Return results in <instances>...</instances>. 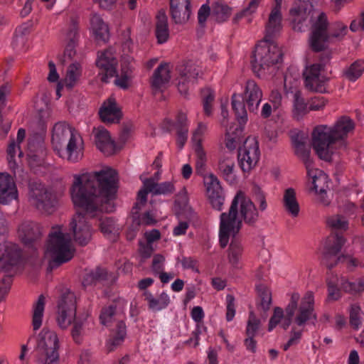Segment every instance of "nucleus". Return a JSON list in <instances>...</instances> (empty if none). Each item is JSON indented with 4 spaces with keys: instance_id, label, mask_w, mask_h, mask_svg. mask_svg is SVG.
Here are the masks:
<instances>
[{
    "instance_id": "obj_18",
    "label": "nucleus",
    "mask_w": 364,
    "mask_h": 364,
    "mask_svg": "<svg viewBox=\"0 0 364 364\" xmlns=\"http://www.w3.org/2000/svg\"><path fill=\"white\" fill-rule=\"evenodd\" d=\"M20 256V251L16 245L10 242L1 244L0 268L9 272L18 263Z\"/></svg>"
},
{
    "instance_id": "obj_34",
    "label": "nucleus",
    "mask_w": 364,
    "mask_h": 364,
    "mask_svg": "<svg viewBox=\"0 0 364 364\" xmlns=\"http://www.w3.org/2000/svg\"><path fill=\"white\" fill-rule=\"evenodd\" d=\"M82 75V68L78 63H71L66 70L65 76L63 80L65 86L68 88H73L80 81Z\"/></svg>"
},
{
    "instance_id": "obj_24",
    "label": "nucleus",
    "mask_w": 364,
    "mask_h": 364,
    "mask_svg": "<svg viewBox=\"0 0 364 364\" xmlns=\"http://www.w3.org/2000/svg\"><path fill=\"white\" fill-rule=\"evenodd\" d=\"M171 14L176 23H186L191 15L190 0H170Z\"/></svg>"
},
{
    "instance_id": "obj_33",
    "label": "nucleus",
    "mask_w": 364,
    "mask_h": 364,
    "mask_svg": "<svg viewBox=\"0 0 364 364\" xmlns=\"http://www.w3.org/2000/svg\"><path fill=\"white\" fill-rule=\"evenodd\" d=\"M46 298L43 295H40L33 304L31 325L34 331L39 330L42 326Z\"/></svg>"
},
{
    "instance_id": "obj_57",
    "label": "nucleus",
    "mask_w": 364,
    "mask_h": 364,
    "mask_svg": "<svg viewBox=\"0 0 364 364\" xmlns=\"http://www.w3.org/2000/svg\"><path fill=\"white\" fill-rule=\"evenodd\" d=\"M106 272L102 269H97L86 275L82 282L84 286L92 284V283L103 279L106 277Z\"/></svg>"
},
{
    "instance_id": "obj_38",
    "label": "nucleus",
    "mask_w": 364,
    "mask_h": 364,
    "mask_svg": "<svg viewBox=\"0 0 364 364\" xmlns=\"http://www.w3.org/2000/svg\"><path fill=\"white\" fill-rule=\"evenodd\" d=\"M156 36L159 43H164L169 37L168 20L164 12L160 11L157 15L156 24Z\"/></svg>"
},
{
    "instance_id": "obj_5",
    "label": "nucleus",
    "mask_w": 364,
    "mask_h": 364,
    "mask_svg": "<svg viewBox=\"0 0 364 364\" xmlns=\"http://www.w3.org/2000/svg\"><path fill=\"white\" fill-rule=\"evenodd\" d=\"M355 129L354 122L348 116L340 117L333 127L320 125L312 132V145L321 159L329 161L335 153V145L353 133Z\"/></svg>"
},
{
    "instance_id": "obj_48",
    "label": "nucleus",
    "mask_w": 364,
    "mask_h": 364,
    "mask_svg": "<svg viewBox=\"0 0 364 364\" xmlns=\"http://www.w3.org/2000/svg\"><path fill=\"white\" fill-rule=\"evenodd\" d=\"M364 72V63L362 61H355L345 71L346 77L350 81H355L360 77Z\"/></svg>"
},
{
    "instance_id": "obj_29",
    "label": "nucleus",
    "mask_w": 364,
    "mask_h": 364,
    "mask_svg": "<svg viewBox=\"0 0 364 364\" xmlns=\"http://www.w3.org/2000/svg\"><path fill=\"white\" fill-rule=\"evenodd\" d=\"M126 305L127 302L124 299H119L114 305L103 309L100 317L102 323L109 325L114 316L120 318Z\"/></svg>"
},
{
    "instance_id": "obj_22",
    "label": "nucleus",
    "mask_w": 364,
    "mask_h": 364,
    "mask_svg": "<svg viewBox=\"0 0 364 364\" xmlns=\"http://www.w3.org/2000/svg\"><path fill=\"white\" fill-rule=\"evenodd\" d=\"M18 234L21 241L29 245L41 237L42 230L38 224L32 221H25L18 227Z\"/></svg>"
},
{
    "instance_id": "obj_47",
    "label": "nucleus",
    "mask_w": 364,
    "mask_h": 364,
    "mask_svg": "<svg viewBox=\"0 0 364 364\" xmlns=\"http://www.w3.org/2000/svg\"><path fill=\"white\" fill-rule=\"evenodd\" d=\"M341 288L346 292L354 294L364 291V281L349 282L339 278Z\"/></svg>"
},
{
    "instance_id": "obj_64",
    "label": "nucleus",
    "mask_w": 364,
    "mask_h": 364,
    "mask_svg": "<svg viewBox=\"0 0 364 364\" xmlns=\"http://www.w3.org/2000/svg\"><path fill=\"white\" fill-rule=\"evenodd\" d=\"M327 104L323 97H315L309 101V111H318L323 109Z\"/></svg>"
},
{
    "instance_id": "obj_45",
    "label": "nucleus",
    "mask_w": 364,
    "mask_h": 364,
    "mask_svg": "<svg viewBox=\"0 0 364 364\" xmlns=\"http://www.w3.org/2000/svg\"><path fill=\"white\" fill-rule=\"evenodd\" d=\"M204 183L207 196L223 192L218 178L212 173L204 176Z\"/></svg>"
},
{
    "instance_id": "obj_36",
    "label": "nucleus",
    "mask_w": 364,
    "mask_h": 364,
    "mask_svg": "<svg viewBox=\"0 0 364 364\" xmlns=\"http://www.w3.org/2000/svg\"><path fill=\"white\" fill-rule=\"evenodd\" d=\"M309 112L308 104L305 102L300 91H296L293 95L292 116L296 120L302 119Z\"/></svg>"
},
{
    "instance_id": "obj_23",
    "label": "nucleus",
    "mask_w": 364,
    "mask_h": 364,
    "mask_svg": "<svg viewBox=\"0 0 364 364\" xmlns=\"http://www.w3.org/2000/svg\"><path fill=\"white\" fill-rule=\"evenodd\" d=\"M218 171L222 177L232 183L236 180L235 158L231 153H224L218 161Z\"/></svg>"
},
{
    "instance_id": "obj_37",
    "label": "nucleus",
    "mask_w": 364,
    "mask_h": 364,
    "mask_svg": "<svg viewBox=\"0 0 364 364\" xmlns=\"http://www.w3.org/2000/svg\"><path fill=\"white\" fill-rule=\"evenodd\" d=\"M99 226L104 235L110 240H115L119 233V226L111 218H100Z\"/></svg>"
},
{
    "instance_id": "obj_49",
    "label": "nucleus",
    "mask_w": 364,
    "mask_h": 364,
    "mask_svg": "<svg viewBox=\"0 0 364 364\" xmlns=\"http://www.w3.org/2000/svg\"><path fill=\"white\" fill-rule=\"evenodd\" d=\"M294 149L296 155L302 160L306 168H309L313 165V161L310 156V149L306 146L305 142L296 144V146Z\"/></svg>"
},
{
    "instance_id": "obj_4",
    "label": "nucleus",
    "mask_w": 364,
    "mask_h": 364,
    "mask_svg": "<svg viewBox=\"0 0 364 364\" xmlns=\"http://www.w3.org/2000/svg\"><path fill=\"white\" fill-rule=\"evenodd\" d=\"M284 310L280 307L274 309L273 315L269 322L268 330L272 331L277 325L284 330L287 329L291 323L292 318L299 326H304L309 321H316L317 316L314 312V296L311 291H307L301 299L297 292L291 295L290 301Z\"/></svg>"
},
{
    "instance_id": "obj_25",
    "label": "nucleus",
    "mask_w": 364,
    "mask_h": 364,
    "mask_svg": "<svg viewBox=\"0 0 364 364\" xmlns=\"http://www.w3.org/2000/svg\"><path fill=\"white\" fill-rule=\"evenodd\" d=\"M307 174L313 185L311 191L318 193V191H326L328 188V177L321 170L314 168L313 165L306 168Z\"/></svg>"
},
{
    "instance_id": "obj_35",
    "label": "nucleus",
    "mask_w": 364,
    "mask_h": 364,
    "mask_svg": "<svg viewBox=\"0 0 364 364\" xmlns=\"http://www.w3.org/2000/svg\"><path fill=\"white\" fill-rule=\"evenodd\" d=\"M73 326L71 330V335L74 341L80 343L82 338L86 335L87 331L90 329L92 323L87 318H77L73 321Z\"/></svg>"
},
{
    "instance_id": "obj_44",
    "label": "nucleus",
    "mask_w": 364,
    "mask_h": 364,
    "mask_svg": "<svg viewBox=\"0 0 364 364\" xmlns=\"http://www.w3.org/2000/svg\"><path fill=\"white\" fill-rule=\"evenodd\" d=\"M76 311H67L63 308L57 311L56 321L58 326L62 329L68 328L76 319Z\"/></svg>"
},
{
    "instance_id": "obj_53",
    "label": "nucleus",
    "mask_w": 364,
    "mask_h": 364,
    "mask_svg": "<svg viewBox=\"0 0 364 364\" xmlns=\"http://www.w3.org/2000/svg\"><path fill=\"white\" fill-rule=\"evenodd\" d=\"M364 318L363 313L357 305H352L350 310V323L355 328L358 329L362 324Z\"/></svg>"
},
{
    "instance_id": "obj_26",
    "label": "nucleus",
    "mask_w": 364,
    "mask_h": 364,
    "mask_svg": "<svg viewBox=\"0 0 364 364\" xmlns=\"http://www.w3.org/2000/svg\"><path fill=\"white\" fill-rule=\"evenodd\" d=\"M282 205L285 211L292 218L299 216L300 206L294 188H289L284 191L282 197Z\"/></svg>"
},
{
    "instance_id": "obj_8",
    "label": "nucleus",
    "mask_w": 364,
    "mask_h": 364,
    "mask_svg": "<svg viewBox=\"0 0 364 364\" xmlns=\"http://www.w3.org/2000/svg\"><path fill=\"white\" fill-rule=\"evenodd\" d=\"M35 352L37 364H54L59 360V338L53 331L43 328L36 338Z\"/></svg>"
},
{
    "instance_id": "obj_42",
    "label": "nucleus",
    "mask_w": 364,
    "mask_h": 364,
    "mask_svg": "<svg viewBox=\"0 0 364 364\" xmlns=\"http://www.w3.org/2000/svg\"><path fill=\"white\" fill-rule=\"evenodd\" d=\"M62 308L67 311H77V298L74 292L66 291L61 296L58 301V309L60 310Z\"/></svg>"
},
{
    "instance_id": "obj_21",
    "label": "nucleus",
    "mask_w": 364,
    "mask_h": 364,
    "mask_svg": "<svg viewBox=\"0 0 364 364\" xmlns=\"http://www.w3.org/2000/svg\"><path fill=\"white\" fill-rule=\"evenodd\" d=\"M18 197V191L13 178L6 173H0V203L7 204Z\"/></svg>"
},
{
    "instance_id": "obj_1",
    "label": "nucleus",
    "mask_w": 364,
    "mask_h": 364,
    "mask_svg": "<svg viewBox=\"0 0 364 364\" xmlns=\"http://www.w3.org/2000/svg\"><path fill=\"white\" fill-rule=\"evenodd\" d=\"M117 188V173L111 168L74 175L70 191L73 203L79 210L73 217L70 226L79 245H85L92 238V229L87 218L97 217L102 211L113 210L112 201Z\"/></svg>"
},
{
    "instance_id": "obj_12",
    "label": "nucleus",
    "mask_w": 364,
    "mask_h": 364,
    "mask_svg": "<svg viewBox=\"0 0 364 364\" xmlns=\"http://www.w3.org/2000/svg\"><path fill=\"white\" fill-rule=\"evenodd\" d=\"M143 186L139 191L137 195V201L133 208V213L136 214L138 210L144 206L147 200V195L149 193L153 195H168L175 191L174 184L172 181H166L160 183H155L152 178H146L142 181Z\"/></svg>"
},
{
    "instance_id": "obj_27",
    "label": "nucleus",
    "mask_w": 364,
    "mask_h": 364,
    "mask_svg": "<svg viewBox=\"0 0 364 364\" xmlns=\"http://www.w3.org/2000/svg\"><path fill=\"white\" fill-rule=\"evenodd\" d=\"M90 29L96 41L105 42L108 40L109 36L108 26L100 15L95 14L92 16Z\"/></svg>"
},
{
    "instance_id": "obj_54",
    "label": "nucleus",
    "mask_w": 364,
    "mask_h": 364,
    "mask_svg": "<svg viewBox=\"0 0 364 364\" xmlns=\"http://www.w3.org/2000/svg\"><path fill=\"white\" fill-rule=\"evenodd\" d=\"M261 322L255 314L251 311L247 323L246 333L247 336H255L260 328Z\"/></svg>"
},
{
    "instance_id": "obj_9",
    "label": "nucleus",
    "mask_w": 364,
    "mask_h": 364,
    "mask_svg": "<svg viewBox=\"0 0 364 364\" xmlns=\"http://www.w3.org/2000/svg\"><path fill=\"white\" fill-rule=\"evenodd\" d=\"M282 53L279 46L272 40L264 37L255 48L252 67L256 73L265 71L282 61Z\"/></svg>"
},
{
    "instance_id": "obj_7",
    "label": "nucleus",
    "mask_w": 364,
    "mask_h": 364,
    "mask_svg": "<svg viewBox=\"0 0 364 364\" xmlns=\"http://www.w3.org/2000/svg\"><path fill=\"white\" fill-rule=\"evenodd\" d=\"M75 252L69 234L63 232L61 227L53 228L45 251L49 268L52 269L70 261Z\"/></svg>"
},
{
    "instance_id": "obj_40",
    "label": "nucleus",
    "mask_w": 364,
    "mask_h": 364,
    "mask_svg": "<svg viewBox=\"0 0 364 364\" xmlns=\"http://www.w3.org/2000/svg\"><path fill=\"white\" fill-rule=\"evenodd\" d=\"M242 129L237 124L231 125L226 128L225 146L230 150L233 151L236 149L240 141Z\"/></svg>"
},
{
    "instance_id": "obj_10",
    "label": "nucleus",
    "mask_w": 364,
    "mask_h": 364,
    "mask_svg": "<svg viewBox=\"0 0 364 364\" xmlns=\"http://www.w3.org/2000/svg\"><path fill=\"white\" fill-rule=\"evenodd\" d=\"M28 201L40 212L46 214L53 213L58 204L55 196L44 184L36 181L29 183Z\"/></svg>"
},
{
    "instance_id": "obj_19",
    "label": "nucleus",
    "mask_w": 364,
    "mask_h": 364,
    "mask_svg": "<svg viewBox=\"0 0 364 364\" xmlns=\"http://www.w3.org/2000/svg\"><path fill=\"white\" fill-rule=\"evenodd\" d=\"M244 102L250 112H256L262 99V91L252 80H247L244 91Z\"/></svg>"
},
{
    "instance_id": "obj_20",
    "label": "nucleus",
    "mask_w": 364,
    "mask_h": 364,
    "mask_svg": "<svg viewBox=\"0 0 364 364\" xmlns=\"http://www.w3.org/2000/svg\"><path fill=\"white\" fill-rule=\"evenodd\" d=\"M101 120L107 124L118 123L122 114L116 100L113 97H109L101 105L99 110Z\"/></svg>"
},
{
    "instance_id": "obj_60",
    "label": "nucleus",
    "mask_w": 364,
    "mask_h": 364,
    "mask_svg": "<svg viewBox=\"0 0 364 364\" xmlns=\"http://www.w3.org/2000/svg\"><path fill=\"white\" fill-rule=\"evenodd\" d=\"M78 22L76 19H72L69 28L66 33L65 41L67 43H75L78 37Z\"/></svg>"
},
{
    "instance_id": "obj_28",
    "label": "nucleus",
    "mask_w": 364,
    "mask_h": 364,
    "mask_svg": "<svg viewBox=\"0 0 364 364\" xmlns=\"http://www.w3.org/2000/svg\"><path fill=\"white\" fill-rule=\"evenodd\" d=\"M282 15L281 9L273 7L269 15L268 21L266 24L264 37L272 39L282 29Z\"/></svg>"
},
{
    "instance_id": "obj_39",
    "label": "nucleus",
    "mask_w": 364,
    "mask_h": 364,
    "mask_svg": "<svg viewBox=\"0 0 364 364\" xmlns=\"http://www.w3.org/2000/svg\"><path fill=\"white\" fill-rule=\"evenodd\" d=\"M117 331L110 336L106 343L107 349L109 352L120 346L126 336V326L122 321L117 323Z\"/></svg>"
},
{
    "instance_id": "obj_62",
    "label": "nucleus",
    "mask_w": 364,
    "mask_h": 364,
    "mask_svg": "<svg viewBox=\"0 0 364 364\" xmlns=\"http://www.w3.org/2000/svg\"><path fill=\"white\" fill-rule=\"evenodd\" d=\"M207 197L210 205L214 209L217 210H222L225 202V196L223 192L208 195Z\"/></svg>"
},
{
    "instance_id": "obj_63",
    "label": "nucleus",
    "mask_w": 364,
    "mask_h": 364,
    "mask_svg": "<svg viewBox=\"0 0 364 364\" xmlns=\"http://www.w3.org/2000/svg\"><path fill=\"white\" fill-rule=\"evenodd\" d=\"M263 1L264 0H250L247 7H245L242 12L240 11V13L236 14L235 18L240 19L242 18V16L245 15L254 14L255 12H256L259 4Z\"/></svg>"
},
{
    "instance_id": "obj_43",
    "label": "nucleus",
    "mask_w": 364,
    "mask_h": 364,
    "mask_svg": "<svg viewBox=\"0 0 364 364\" xmlns=\"http://www.w3.org/2000/svg\"><path fill=\"white\" fill-rule=\"evenodd\" d=\"M243 248L240 242L232 241L229 247L228 259L230 263L236 268L240 267L242 261Z\"/></svg>"
},
{
    "instance_id": "obj_41",
    "label": "nucleus",
    "mask_w": 364,
    "mask_h": 364,
    "mask_svg": "<svg viewBox=\"0 0 364 364\" xmlns=\"http://www.w3.org/2000/svg\"><path fill=\"white\" fill-rule=\"evenodd\" d=\"M231 14V8L222 2H215L212 5L211 18L218 23L227 21Z\"/></svg>"
},
{
    "instance_id": "obj_6",
    "label": "nucleus",
    "mask_w": 364,
    "mask_h": 364,
    "mask_svg": "<svg viewBox=\"0 0 364 364\" xmlns=\"http://www.w3.org/2000/svg\"><path fill=\"white\" fill-rule=\"evenodd\" d=\"M51 143L59 156L70 162H77L83 156L84 142L81 135L64 122L53 126Z\"/></svg>"
},
{
    "instance_id": "obj_11",
    "label": "nucleus",
    "mask_w": 364,
    "mask_h": 364,
    "mask_svg": "<svg viewBox=\"0 0 364 364\" xmlns=\"http://www.w3.org/2000/svg\"><path fill=\"white\" fill-rule=\"evenodd\" d=\"M303 76L304 86L308 90L320 93L326 92L328 78L325 74L323 64L316 63L306 66Z\"/></svg>"
},
{
    "instance_id": "obj_56",
    "label": "nucleus",
    "mask_w": 364,
    "mask_h": 364,
    "mask_svg": "<svg viewBox=\"0 0 364 364\" xmlns=\"http://www.w3.org/2000/svg\"><path fill=\"white\" fill-rule=\"evenodd\" d=\"M7 153L9 166L11 168H14L16 166V154H18V157H21L23 156V152L20 150L19 144L16 141H11L9 145Z\"/></svg>"
},
{
    "instance_id": "obj_61",
    "label": "nucleus",
    "mask_w": 364,
    "mask_h": 364,
    "mask_svg": "<svg viewBox=\"0 0 364 364\" xmlns=\"http://www.w3.org/2000/svg\"><path fill=\"white\" fill-rule=\"evenodd\" d=\"M302 332V330L296 329V328L293 327L290 332L289 340L283 346V349L284 350H287L291 346L298 344L301 340Z\"/></svg>"
},
{
    "instance_id": "obj_30",
    "label": "nucleus",
    "mask_w": 364,
    "mask_h": 364,
    "mask_svg": "<svg viewBox=\"0 0 364 364\" xmlns=\"http://www.w3.org/2000/svg\"><path fill=\"white\" fill-rule=\"evenodd\" d=\"M348 33V28L342 23H333L328 29L324 38V50L329 43L341 41Z\"/></svg>"
},
{
    "instance_id": "obj_59",
    "label": "nucleus",
    "mask_w": 364,
    "mask_h": 364,
    "mask_svg": "<svg viewBox=\"0 0 364 364\" xmlns=\"http://www.w3.org/2000/svg\"><path fill=\"white\" fill-rule=\"evenodd\" d=\"M237 97L236 94H234L232 97V106L235 110L237 117H240L242 122H245L247 118V111L245 107V105L239 101L236 100Z\"/></svg>"
},
{
    "instance_id": "obj_17",
    "label": "nucleus",
    "mask_w": 364,
    "mask_h": 364,
    "mask_svg": "<svg viewBox=\"0 0 364 364\" xmlns=\"http://www.w3.org/2000/svg\"><path fill=\"white\" fill-rule=\"evenodd\" d=\"M92 134L97 148L105 155L111 156L117 151L114 141L105 128L103 127L94 128Z\"/></svg>"
},
{
    "instance_id": "obj_55",
    "label": "nucleus",
    "mask_w": 364,
    "mask_h": 364,
    "mask_svg": "<svg viewBox=\"0 0 364 364\" xmlns=\"http://www.w3.org/2000/svg\"><path fill=\"white\" fill-rule=\"evenodd\" d=\"M194 149L197 158L196 162V171L199 174L203 175L205 173V163L207 160L206 154L202 146L196 147Z\"/></svg>"
},
{
    "instance_id": "obj_50",
    "label": "nucleus",
    "mask_w": 364,
    "mask_h": 364,
    "mask_svg": "<svg viewBox=\"0 0 364 364\" xmlns=\"http://www.w3.org/2000/svg\"><path fill=\"white\" fill-rule=\"evenodd\" d=\"M202 101L203 111L206 116L209 117L212 114V105L214 101L215 95L213 91L210 88H205L202 90Z\"/></svg>"
},
{
    "instance_id": "obj_32",
    "label": "nucleus",
    "mask_w": 364,
    "mask_h": 364,
    "mask_svg": "<svg viewBox=\"0 0 364 364\" xmlns=\"http://www.w3.org/2000/svg\"><path fill=\"white\" fill-rule=\"evenodd\" d=\"M143 296L145 301H147L149 308L154 311H159L166 308L170 302L169 296L165 292H162L157 297H154L150 291H144Z\"/></svg>"
},
{
    "instance_id": "obj_52",
    "label": "nucleus",
    "mask_w": 364,
    "mask_h": 364,
    "mask_svg": "<svg viewBox=\"0 0 364 364\" xmlns=\"http://www.w3.org/2000/svg\"><path fill=\"white\" fill-rule=\"evenodd\" d=\"M328 298L332 300H337L340 298L339 278L337 276H332L327 279Z\"/></svg>"
},
{
    "instance_id": "obj_3",
    "label": "nucleus",
    "mask_w": 364,
    "mask_h": 364,
    "mask_svg": "<svg viewBox=\"0 0 364 364\" xmlns=\"http://www.w3.org/2000/svg\"><path fill=\"white\" fill-rule=\"evenodd\" d=\"M259 218L258 210L252 200L242 191L234 196L228 212L220 216L219 241L224 248L230 237H234L240 230L242 221L248 225L255 224Z\"/></svg>"
},
{
    "instance_id": "obj_15",
    "label": "nucleus",
    "mask_w": 364,
    "mask_h": 364,
    "mask_svg": "<svg viewBox=\"0 0 364 364\" xmlns=\"http://www.w3.org/2000/svg\"><path fill=\"white\" fill-rule=\"evenodd\" d=\"M96 65L100 70L101 80L107 82L109 77L116 74L117 60L112 49L109 48L98 53Z\"/></svg>"
},
{
    "instance_id": "obj_31",
    "label": "nucleus",
    "mask_w": 364,
    "mask_h": 364,
    "mask_svg": "<svg viewBox=\"0 0 364 364\" xmlns=\"http://www.w3.org/2000/svg\"><path fill=\"white\" fill-rule=\"evenodd\" d=\"M171 67L168 63H161L154 71L152 77V86L156 89H161L171 80Z\"/></svg>"
},
{
    "instance_id": "obj_14",
    "label": "nucleus",
    "mask_w": 364,
    "mask_h": 364,
    "mask_svg": "<svg viewBox=\"0 0 364 364\" xmlns=\"http://www.w3.org/2000/svg\"><path fill=\"white\" fill-rule=\"evenodd\" d=\"M260 151L259 143L255 137L249 136L240 148L237 155L238 164L245 173L255 168L259 162Z\"/></svg>"
},
{
    "instance_id": "obj_2",
    "label": "nucleus",
    "mask_w": 364,
    "mask_h": 364,
    "mask_svg": "<svg viewBox=\"0 0 364 364\" xmlns=\"http://www.w3.org/2000/svg\"><path fill=\"white\" fill-rule=\"evenodd\" d=\"M289 18L292 28L297 32L306 31L310 23L309 46L316 52L324 50V38L328 29L324 13L315 11L310 0H295L289 10Z\"/></svg>"
},
{
    "instance_id": "obj_58",
    "label": "nucleus",
    "mask_w": 364,
    "mask_h": 364,
    "mask_svg": "<svg viewBox=\"0 0 364 364\" xmlns=\"http://www.w3.org/2000/svg\"><path fill=\"white\" fill-rule=\"evenodd\" d=\"M206 131L207 125L203 122H199L198 124L197 128L193 132L192 136V141L194 144V148L202 146L201 143L203 141V137Z\"/></svg>"
},
{
    "instance_id": "obj_51",
    "label": "nucleus",
    "mask_w": 364,
    "mask_h": 364,
    "mask_svg": "<svg viewBox=\"0 0 364 364\" xmlns=\"http://www.w3.org/2000/svg\"><path fill=\"white\" fill-rule=\"evenodd\" d=\"M29 32V27L27 25H21L16 28L13 40L14 46L16 48L23 46L26 43L25 37Z\"/></svg>"
},
{
    "instance_id": "obj_16",
    "label": "nucleus",
    "mask_w": 364,
    "mask_h": 364,
    "mask_svg": "<svg viewBox=\"0 0 364 364\" xmlns=\"http://www.w3.org/2000/svg\"><path fill=\"white\" fill-rule=\"evenodd\" d=\"M346 240L338 235H330L325 244V253L323 263L329 269L333 267L337 263V254L341 251Z\"/></svg>"
},
{
    "instance_id": "obj_13",
    "label": "nucleus",
    "mask_w": 364,
    "mask_h": 364,
    "mask_svg": "<svg viewBox=\"0 0 364 364\" xmlns=\"http://www.w3.org/2000/svg\"><path fill=\"white\" fill-rule=\"evenodd\" d=\"M177 70L179 75L178 78V91L182 95L186 97L190 89L202 76L201 68L196 63L189 60L179 65Z\"/></svg>"
},
{
    "instance_id": "obj_46",
    "label": "nucleus",
    "mask_w": 364,
    "mask_h": 364,
    "mask_svg": "<svg viewBox=\"0 0 364 364\" xmlns=\"http://www.w3.org/2000/svg\"><path fill=\"white\" fill-rule=\"evenodd\" d=\"M327 225L337 230H346L348 228V221L346 218L341 215L330 216L326 220Z\"/></svg>"
}]
</instances>
